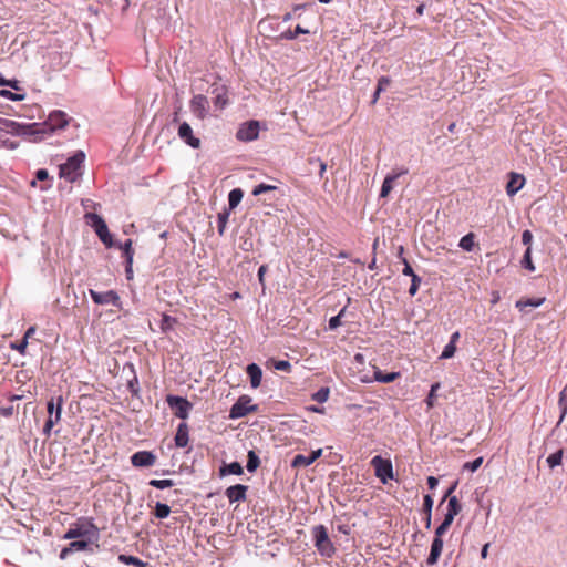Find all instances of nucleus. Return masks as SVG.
<instances>
[{"mask_svg": "<svg viewBox=\"0 0 567 567\" xmlns=\"http://www.w3.org/2000/svg\"><path fill=\"white\" fill-rule=\"evenodd\" d=\"M432 507H433V498L431 497V495H425L424 503H423L424 513L430 515L432 512Z\"/></svg>", "mask_w": 567, "mask_h": 567, "instance_id": "nucleus-49", "label": "nucleus"}, {"mask_svg": "<svg viewBox=\"0 0 567 567\" xmlns=\"http://www.w3.org/2000/svg\"><path fill=\"white\" fill-rule=\"evenodd\" d=\"M346 308H343L337 316L330 318L329 329L334 330L341 324V317L344 315Z\"/></svg>", "mask_w": 567, "mask_h": 567, "instance_id": "nucleus-44", "label": "nucleus"}, {"mask_svg": "<svg viewBox=\"0 0 567 567\" xmlns=\"http://www.w3.org/2000/svg\"><path fill=\"white\" fill-rule=\"evenodd\" d=\"M0 95L6 97V99H8V100H11V101H22L25 97L24 94L13 93V92L8 91V90H1L0 91Z\"/></svg>", "mask_w": 567, "mask_h": 567, "instance_id": "nucleus-42", "label": "nucleus"}, {"mask_svg": "<svg viewBox=\"0 0 567 567\" xmlns=\"http://www.w3.org/2000/svg\"><path fill=\"white\" fill-rule=\"evenodd\" d=\"M156 462V456L150 451H140L131 456V463L135 467H150Z\"/></svg>", "mask_w": 567, "mask_h": 567, "instance_id": "nucleus-14", "label": "nucleus"}, {"mask_svg": "<svg viewBox=\"0 0 567 567\" xmlns=\"http://www.w3.org/2000/svg\"><path fill=\"white\" fill-rule=\"evenodd\" d=\"M35 332V328L34 327H30L27 331H25V334L23 337V339H25L28 341L29 338H31Z\"/></svg>", "mask_w": 567, "mask_h": 567, "instance_id": "nucleus-63", "label": "nucleus"}, {"mask_svg": "<svg viewBox=\"0 0 567 567\" xmlns=\"http://www.w3.org/2000/svg\"><path fill=\"white\" fill-rule=\"evenodd\" d=\"M150 485L159 489L168 488L174 485L172 480H152L150 481Z\"/></svg>", "mask_w": 567, "mask_h": 567, "instance_id": "nucleus-39", "label": "nucleus"}, {"mask_svg": "<svg viewBox=\"0 0 567 567\" xmlns=\"http://www.w3.org/2000/svg\"><path fill=\"white\" fill-rule=\"evenodd\" d=\"M48 176H49V174H48V172H47L45 169H39V171L37 172V178H38L39 181H44V179H47V178H48Z\"/></svg>", "mask_w": 567, "mask_h": 567, "instance_id": "nucleus-61", "label": "nucleus"}, {"mask_svg": "<svg viewBox=\"0 0 567 567\" xmlns=\"http://www.w3.org/2000/svg\"><path fill=\"white\" fill-rule=\"evenodd\" d=\"M409 169L405 167L395 168L391 173H389L381 186L380 197L385 198L389 196L391 190L393 189V183L402 175L408 174Z\"/></svg>", "mask_w": 567, "mask_h": 567, "instance_id": "nucleus-10", "label": "nucleus"}, {"mask_svg": "<svg viewBox=\"0 0 567 567\" xmlns=\"http://www.w3.org/2000/svg\"><path fill=\"white\" fill-rule=\"evenodd\" d=\"M228 103V99L225 93L217 94L215 99V105L219 109H224Z\"/></svg>", "mask_w": 567, "mask_h": 567, "instance_id": "nucleus-48", "label": "nucleus"}, {"mask_svg": "<svg viewBox=\"0 0 567 567\" xmlns=\"http://www.w3.org/2000/svg\"><path fill=\"white\" fill-rule=\"evenodd\" d=\"M71 121V117L63 111L55 110L52 111L48 120L43 124L32 123V124H20L14 121L7 120L4 122V128L18 135H34V134H45V133H54L60 130H64Z\"/></svg>", "mask_w": 567, "mask_h": 567, "instance_id": "nucleus-1", "label": "nucleus"}, {"mask_svg": "<svg viewBox=\"0 0 567 567\" xmlns=\"http://www.w3.org/2000/svg\"><path fill=\"white\" fill-rule=\"evenodd\" d=\"M169 513H171V508L168 505H166L164 503L156 504L154 514L157 518H161V519L166 518V517H168Z\"/></svg>", "mask_w": 567, "mask_h": 567, "instance_id": "nucleus-34", "label": "nucleus"}, {"mask_svg": "<svg viewBox=\"0 0 567 567\" xmlns=\"http://www.w3.org/2000/svg\"><path fill=\"white\" fill-rule=\"evenodd\" d=\"M178 137L193 148L200 146V140L193 134V128L187 122H183L178 126Z\"/></svg>", "mask_w": 567, "mask_h": 567, "instance_id": "nucleus-12", "label": "nucleus"}, {"mask_svg": "<svg viewBox=\"0 0 567 567\" xmlns=\"http://www.w3.org/2000/svg\"><path fill=\"white\" fill-rule=\"evenodd\" d=\"M308 33H309L308 29H305L301 25H297L293 31L287 30V31L282 32L279 38L285 39V40H293L299 34H308Z\"/></svg>", "mask_w": 567, "mask_h": 567, "instance_id": "nucleus-25", "label": "nucleus"}, {"mask_svg": "<svg viewBox=\"0 0 567 567\" xmlns=\"http://www.w3.org/2000/svg\"><path fill=\"white\" fill-rule=\"evenodd\" d=\"M175 324H176L175 318H173L168 315H163L161 322H159V328L163 332H168L174 329Z\"/></svg>", "mask_w": 567, "mask_h": 567, "instance_id": "nucleus-28", "label": "nucleus"}, {"mask_svg": "<svg viewBox=\"0 0 567 567\" xmlns=\"http://www.w3.org/2000/svg\"><path fill=\"white\" fill-rule=\"evenodd\" d=\"M315 545L318 551L326 557H331L334 553V547L328 536L327 528L323 525H318L313 528Z\"/></svg>", "mask_w": 567, "mask_h": 567, "instance_id": "nucleus-5", "label": "nucleus"}, {"mask_svg": "<svg viewBox=\"0 0 567 567\" xmlns=\"http://www.w3.org/2000/svg\"><path fill=\"white\" fill-rule=\"evenodd\" d=\"M309 163L310 164L318 163V165H319V176L322 178L324 176L326 171H327V164L323 161H321L320 158H318V157L310 158Z\"/></svg>", "mask_w": 567, "mask_h": 567, "instance_id": "nucleus-47", "label": "nucleus"}, {"mask_svg": "<svg viewBox=\"0 0 567 567\" xmlns=\"http://www.w3.org/2000/svg\"><path fill=\"white\" fill-rule=\"evenodd\" d=\"M246 485L237 484L226 489V496L230 503L243 502L246 499Z\"/></svg>", "mask_w": 567, "mask_h": 567, "instance_id": "nucleus-17", "label": "nucleus"}, {"mask_svg": "<svg viewBox=\"0 0 567 567\" xmlns=\"http://www.w3.org/2000/svg\"><path fill=\"white\" fill-rule=\"evenodd\" d=\"M532 240H533V234L530 230H524L523 234H522V241L524 245H526L527 247H530V244H532Z\"/></svg>", "mask_w": 567, "mask_h": 567, "instance_id": "nucleus-51", "label": "nucleus"}, {"mask_svg": "<svg viewBox=\"0 0 567 567\" xmlns=\"http://www.w3.org/2000/svg\"><path fill=\"white\" fill-rule=\"evenodd\" d=\"M399 375V372L383 373L380 370L374 371V379L381 383L393 382Z\"/></svg>", "mask_w": 567, "mask_h": 567, "instance_id": "nucleus-24", "label": "nucleus"}, {"mask_svg": "<svg viewBox=\"0 0 567 567\" xmlns=\"http://www.w3.org/2000/svg\"><path fill=\"white\" fill-rule=\"evenodd\" d=\"M439 484V481L437 478H435L434 476H429L427 477V485L431 489H434Z\"/></svg>", "mask_w": 567, "mask_h": 567, "instance_id": "nucleus-59", "label": "nucleus"}, {"mask_svg": "<svg viewBox=\"0 0 567 567\" xmlns=\"http://www.w3.org/2000/svg\"><path fill=\"white\" fill-rule=\"evenodd\" d=\"M449 528L450 527L447 525L441 523L440 526L435 530V537L434 538H442V536L446 533V530Z\"/></svg>", "mask_w": 567, "mask_h": 567, "instance_id": "nucleus-55", "label": "nucleus"}, {"mask_svg": "<svg viewBox=\"0 0 567 567\" xmlns=\"http://www.w3.org/2000/svg\"><path fill=\"white\" fill-rule=\"evenodd\" d=\"M443 549L442 538H434L431 545V551L427 557V565H435L441 556Z\"/></svg>", "mask_w": 567, "mask_h": 567, "instance_id": "nucleus-20", "label": "nucleus"}, {"mask_svg": "<svg viewBox=\"0 0 567 567\" xmlns=\"http://www.w3.org/2000/svg\"><path fill=\"white\" fill-rule=\"evenodd\" d=\"M461 509H462V506H461L457 497L456 496H451L449 498L447 512L457 515L461 512Z\"/></svg>", "mask_w": 567, "mask_h": 567, "instance_id": "nucleus-37", "label": "nucleus"}, {"mask_svg": "<svg viewBox=\"0 0 567 567\" xmlns=\"http://www.w3.org/2000/svg\"><path fill=\"white\" fill-rule=\"evenodd\" d=\"M166 401L175 416L183 420L187 419L192 404L186 399L176 395H168Z\"/></svg>", "mask_w": 567, "mask_h": 567, "instance_id": "nucleus-7", "label": "nucleus"}, {"mask_svg": "<svg viewBox=\"0 0 567 567\" xmlns=\"http://www.w3.org/2000/svg\"><path fill=\"white\" fill-rule=\"evenodd\" d=\"M329 393L330 391L328 388H321L312 394V400L318 403H324L329 399Z\"/></svg>", "mask_w": 567, "mask_h": 567, "instance_id": "nucleus-36", "label": "nucleus"}, {"mask_svg": "<svg viewBox=\"0 0 567 567\" xmlns=\"http://www.w3.org/2000/svg\"><path fill=\"white\" fill-rule=\"evenodd\" d=\"M27 347H28V341L25 339H22L21 342L18 344H11V348L17 350L21 354L25 353Z\"/></svg>", "mask_w": 567, "mask_h": 567, "instance_id": "nucleus-52", "label": "nucleus"}, {"mask_svg": "<svg viewBox=\"0 0 567 567\" xmlns=\"http://www.w3.org/2000/svg\"><path fill=\"white\" fill-rule=\"evenodd\" d=\"M525 185V177L522 174L512 172L506 185V193L508 196H514Z\"/></svg>", "mask_w": 567, "mask_h": 567, "instance_id": "nucleus-16", "label": "nucleus"}, {"mask_svg": "<svg viewBox=\"0 0 567 567\" xmlns=\"http://www.w3.org/2000/svg\"><path fill=\"white\" fill-rule=\"evenodd\" d=\"M89 293L96 305H113L117 308L122 307L120 296L114 290L99 292L93 289L89 290Z\"/></svg>", "mask_w": 567, "mask_h": 567, "instance_id": "nucleus-8", "label": "nucleus"}, {"mask_svg": "<svg viewBox=\"0 0 567 567\" xmlns=\"http://www.w3.org/2000/svg\"><path fill=\"white\" fill-rule=\"evenodd\" d=\"M259 128L260 125L258 121H249L240 125L236 136L239 141L250 142L258 138Z\"/></svg>", "mask_w": 567, "mask_h": 567, "instance_id": "nucleus-9", "label": "nucleus"}, {"mask_svg": "<svg viewBox=\"0 0 567 567\" xmlns=\"http://www.w3.org/2000/svg\"><path fill=\"white\" fill-rule=\"evenodd\" d=\"M85 154L82 151L76 152L68 161L60 165V177L66 179L70 183L75 182L82 174V164L84 162Z\"/></svg>", "mask_w": 567, "mask_h": 567, "instance_id": "nucleus-3", "label": "nucleus"}, {"mask_svg": "<svg viewBox=\"0 0 567 567\" xmlns=\"http://www.w3.org/2000/svg\"><path fill=\"white\" fill-rule=\"evenodd\" d=\"M247 374L250 378V385L254 389H257L260 385L261 378H262V371L260 367L256 363H250L247 365Z\"/></svg>", "mask_w": 567, "mask_h": 567, "instance_id": "nucleus-19", "label": "nucleus"}, {"mask_svg": "<svg viewBox=\"0 0 567 567\" xmlns=\"http://www.w3.org/2000/svg\"><path fill=\"white\" fill-rule=\"evenodd\" d=\"M64 400L62 395L52 396L47 403L48 419L43 426V434L49 437L54 425L61 421Z\"/></svg>", "mask_w": 567, "mask_h": 567, "instance_id": "nucleus-2", "label": "nucleus"}, {"mask_svg": "<svg viewBox=\"0 0 567 567\" xmlns=\"http://www.w3.org/2000/svg\"><path fill=\"white\" fill-rule=\"evenodd\" d=\"M188 443V427L185 423L178 425L176 435H175V444L178 447H185Z\"/></svg>", "mask_w": 567, "mask_h": 567, "instance_id": "nucleus-21", "label": "nucleus"}, {"mask_svg": "<svg viewBox=\"0 0 567 567\" xmlns=\"http://www.w3.org/2000/svg\"><path fill=\"white\" fill-rule=\"evenodd\" d=\"M91 529L86 525H75L63 536L64 539L90 538Z\"/></svg>", "mask_w": 567, "mask_h": 567, "instance_id": "nucleus-18", "label": "nucleus"}, {"mask_svg": "<svg viewBox=\"0 0 567 567\" xmlns=\"http://www.w3.org/2000/svg\"><path fill=\"white\" fill-rule=\"evenodd\" d=\"M458 246L465 251H472L474 247V235L467 234L463 236L460 240Z\"/></svg>", "mask_w": 567, "mask_h": 567, "instance_id": "nucleus-32", "label": "nucleus"}, {"mask_svg": "<svg viewBox=\"0 0 567 567\" xmlns=\"http://www.w3.org/2000/svg\"><path fill=\"white\" fill-rule=\"evenodd\" d=\"M558 405L560 409V417H559L558 424H560L563 422L565 415L567 414V388H565L559 393Z\"/></svg>", "mask_w": 567, "mask_h": 567, "instance_id": "nucleus-26", "label": "nucleus"}, {"mask_svg": "<svg viewBox=\"0 0 567 567\" xmlns=\"http://www.w3.org/2000/svg\"><path fill=\"white\" fill-rule=\"evenodd\" d=\"M84 218H85L86 223L95 230L100 240L106 247H109V248L112 247L113 246L112 236L109 231L107 225L105 224L104 219L95 213H86L84 215Z\"/></svg>", "mask_w": 567, "mask_h": 567, "instance_id": "nucleus-4", "label": "nucleus"}, {"mask_svg": "<svg viewBox=\"0 0 567 567\" xmlns=\"http://www.w3.org/2000/svg\"><path fill=\"white\" fill-rule=\"evenodd\" d=\"M73 553V550L71 549V546L69 545L68 547L63 548L60 553V558L61 559H65L68 558V556Z\"/></svg>", "mask_w": 567, "mask_h": 567, "instance_id": "nucleus-60", "label": "nucleus"}, {"mask_svg": "<svg viewBox=\"0 0 567 567\" xmlns=\"http://www.w3.org/2000/svg\"><path fill=\"white\" fill-rule=\"evenodd\" d=\"M190 110L199 120H204L208 114V100L198 94L190 100Z\"/></svg>", "mask_w": 567, "mask_h": 567, "instance_id": "nucleus-13", "label": "nucleus"}, {"mask_svg": "<svg viewBox=\"0 0 567 567\" xmlns=\"http://www.w3.org/2000/svg\"><path fill=\"white\" fill-rule=\"evenodd\" d=\"M266 271H267V266L266 265H262V266L259 267L258 279H259V282L261 285H264V278H265Z\"/></svg>", "mask_w": 567, "mask_h": 567, "instance_id": "nucleus-58", "label": "nucleus"}, {"mask_svg": "<svg viewBox=\"0 0 567 567\" xmlns=\"http://www.w3.org/2000/svg\"><path fill=\"white\" fill-rule=\"evenodd\" d=\"M121 249H123L124 256L126 258L127 266H132L133 262V248H132V240L127 239L123 245L120 246Z\"/></svg>", "mask_w": 567, "mask_h": 567, "instance_id": "nucleus-31", "label": "nucleus"}, {"mask_svg": "<svg viewBox=\"0 0 567 567\" xmlns=\"http://www.w3.org/2000/svg\"><path fill=\"white\" fill-rule=\"evenodd\" d=\"M563 453H564L563 450H558L557 452L550 454L547 457L546 462L550 468H554L555 466H558L561 464Z\"/></svg>", "mask_w": 567, "mask_h": 567, "instance_id": "nucleus-33", "label": "nucleus"}, {"mask_svg": "<svg viewBox=\"0 0 567 567\" xmlns=\"http://www.w3.org/2000/svg\"><path fill=\"white\" fill-rule=\"evenodd\" d=\"M487 550H488V544H485L482 548V551H481V556L482 558H486L487 557Z\"/></svg>", "mask_w": 567, "mask_h": 567, "instance_id": "nucleus-64", "label": "nucleus"}, {"mask_svg": "<svg viewBox=\"0 0 567 567\" xmlns=\"http://www.w3.org/2000/svg\"><path fill=\"white\" fill-rule=\"evenodd\" d=\"M420 284H421V278L417 275H413L412 282H411V286L409 289V293L411 296H414L417 292Z\"/></svg>", "mask_w": 567, "mask_h": 567, "instance_id": "nucleus-46", "label": "nucleus"}, {"mask_svg": "<svg viewBox=\"0 0 567 567\" xmlns=\"http://www.w3.org/2000/svg\"><path fill=\"white\" fill-rule=\"evenodd\" d=\"M371 465L374 468L375 476L382 483H386L389 480L393 478V466L390 460H384L380 455H377L371 460Z\"/></svg>", "mask_w": 567, "mask_h": 567, "instance_id": "nucleus-6", "label": "nucleus"}, {"mask_svg": "<svg viewBox=\"0 0 567 567\" xmlns=\"http://www.w3.org/2000/svg\"><path fill=\"white\" fill-rule=\"evenodd\" d=\"M250 399L246 396L239 398V400L231 406L229 412L230 419H240L247 415L250 411L256 410L255 405H249Z\"/></svg>", "mask_w": 567, "mask_h": 567, "instance_id": "nucleus-11", "label": "nucleus"}, {"mask_svg": "<svg viewBox=\"0 0 567 567\" xmlns=\"http://www.w3.org/2000/svg\"><path fill=\"white\" fill-rule=\"evenodd\" d=\"M322 455V449H318L312 451L309 456H305L302 454H298L293 457L291 462V466L295 468L307 467L311 465L315 461H317Z\"/></svg>", "mask_w": 567, "mask_h": 567, "instance_id": "nucleus-15", "label": "nucleus"}, {"mask_svg": "<svg viewBox=\"0 0 567 567\" xmlns=\"http://www.w3.org/2000/svg\"><path fill=\"white\" fill-rule=\"evenodd\" d=\"M274 368L279 371H289L291 365L288 361L280 360L275 362Z\"/></svg>", "mask_w": 567, "mask_h": 567, "instance_id": "nucleus-50", "label": "nucleus"}, {"mask_svg": "<svg viewBox=\"0 0 567 567\" xmlns=\"http://www.w3.org/2000/svg\"><path fill=\"white\" fill-rule=\"evenodd\" d=\"M545 302V298H530L526 300H518L516 301L515 306L519 310H524L526 307H534L537 308L542 306Z\"/></svg>", "mask_w": 567, "mask_h": 567, "instance_id": "nucleus-23", "label": "nucleus"}, {"mask_svg": "<svg viewBox=\"0 0 567 567\" xmlns=\"http://www.w3.org/2000/svg\"><path fill=\"white\" fill-rule=\"evenodd\" d=\"M458 339H460V332H458V331H456V332H454V333L451 336L449 343H452V344H455V346H456V342L458 341Z\"/></svg>", "mask_w": 567, "mask_h": 567, "instance_id": "nucleus-62", "label": "nucleus"}, {"mask_svg": "<svg viewBox=\"0 0 567 567\" xmlns=\"http://www.w3.org/2000/svg\"><path fill=\"white\" fill-rule=\"evenodd\" d=\"M455 516H456L455 514L446 512V514L444 515V519H443L442 524H445V525H447L450 527L452 525Z\"/></svg>", "mask_w": 567, "mask_h": 567, "instance_id": "nucleus-56", "label": "nucleus"}, {"mask_svg": "<svg viewBox=\"0 0 567 567\" xmlns=\"http://www.w3.org/2000/svg\"><path fill=\"white\" fill-rule=\"evenodd\" d=\"M227 219H228V214H219L218 215V226H219V233L223 234L224 233V228H225V225L227 223Z\"/></svg>", "mask_w": 567, "mask_h": 567, "instance_id": "nucleus-53", "label": "nucleus"}, {"mask_svg": "<svg viewBox=\"0 0 567 567\" xmlns=\"http://www.w3.org/2000/svg\"><path fill=\"white\" fill-rule=\"evenodd\" d=\"M522 266L524 268L528 269L529 271H535V266L532 261V248L530 247H527V249L523 256Z\"/></svg>", "mask_w": 567, "mask_h": 567, "instance_id": "nucleus-35", "label": "nucleus"}, {"mask_svg": "<svg viewBox=\"0 0 567 567\" xmlns=\"http://www.w3.org/2000/svg\"><path fill=\"white\" fill-rule=\"evenodd\" d=\"M122 560L128 563V564H134V565H142L141 560L136 557H133V556H121L120 557Z\"/></svg>", "mask_w": 567, "mask_h": 567, "instance_id": "nucleus-57", "label": "nucleus"}, {"mask_svg": "<svg viewBox=\"0 0 567 567\" xmlns=\"http://www.w3.org/2000/svg\"><path fill=\"white\" fill-rule=\"evenodd\" d=\"M455 351H456V346L452 344V343H447L444 347V349L440 355V359H450L455 354Z\"/></svg>", "mask_w": 567, "mask_h": 567, "instance_id": "nucleus-43", "label": "nucleus"}, {"mask_svg": "<svg viewBox=\"0 0 567 567\" xmlns=\"http://www.w3.org/2000/svg\"><path fill=\"white\" fill-rule=\"evenodd\" d=\"M243 190L240 188H235L228 194V204L230 208H235L238 206L243 198Z\"/></svg>", "mask_w": 567, "mask_h": 567, "instance_id": "nucleus-27", "label": "nucleus"}, {"mask_svg": "<svg viewBox=\"0 0 567 567\" xmlns=\"http://www.w3.org/2000/svg\"><path fill=\"white\" fill-rule=\"evenodd\" d=\"M277 187L274 186V185H268V184H259L257 186H255V188L252 189V195L254 196H258L262 193H266V192H270V190H275Z\"/></svg>", "mask_w": 567, "mask_h": 567, "instance_id": "nucleus-41", "label": "nucleus"}, {"mask_svg": "<svg viewBox=\"0 0 567 567\" xmlns=\"http://www.w3.org/2000/svg\"><path fill=\"white\" fill-rule=\"evenodd\" d=\"M71 546V549L73 551H81V550H85L89 546V539H78V540H73L69 544Z\"/></svg>", "mask_w": 567, "mask_h": 567, "instance_id": "nucleus-38", "label": "nucleus"}, {"mask_svg": "<svg viewBox=\"0 0 567 567\" xmlns=\"http://www.w3.org/2000/svg\"><path fill=\"white\" fill-rule=\"evenodd\" d=\"M389 84H390V80L388 78L382 76L379 79L377 90L372 97V104L377 103V101L380 96V93L382 91H384L389 86Z\"/></svg>", "mask_w": 567, "mask_h": 567, "instance_id": "nucleus-30", "label": "nucleus"}, {"mask_svg": "<svg viewBox=\"0 0 567 567\" xmlns=\"http://www.w3.org/2000/svg\"><path fill=\"white\" fill-rule=\"evenodd\" d=\"M260 465V460L257 456V454L254 451L248 452V462H247V471L252 473L255 472Z\"/></svg>", "mask_w": 567, "mask_h": 567, "instance_id": "nucleus-29", "label": "nucleus"}, {"mask_svg": "<svg viewBox=\"0 0 567 567\" xmlns=\"http://www.w3.org/2000/svg\"><path fill=\"white\" fill-rule=\"evenodd\" d=\"M483 463V457H477L476 460L472 461V462H467L464 464L463 468L464 470H468L471 472H475L476 470L480 468V466L482 465Z\"/></svg>", "mask_w": 567, "mask_h": 567, "instance_id": "nucleus-45", "label": "nucleus"}, {"mask_svg": "<svg viewBox=\"0 0 567 567\" xmlns=\"http://www.w3.org/2000/svg\"><path fill=\"white\" fill-rule=\"evenodd\" d=\"M219 473H220L221 476H226V475H241L243 474V466L238 462H233L230 464H224L220 467Z\"/></svg>", "mask_w": 567, "mask_h": 567, "instance_id": "nucleus-22", "label": "nucleus"}, {"mask_svg": "<svg viewBox=\"0 0 567 567\" xmlns=\"http://www.w3.org/2000/svg\"><path fill=\"white\" fill-rule=\"evenodd\" d=\"M403 264H404V268H403V270H402V274H403L404 276H410L411 278H413V275H416V274L413 271V269H412V267L410 266V264L408 262V260H406V259H403Z\"/></svg>", "mask_w": 567, "mask_h": 567, "instance_id": "nucleus-54", "label": "nucleus"}, {"mask_svg": "<svg viewBox=\"0 0 567 567\" xmlns=\"http://www.w3.org/2000/svg\"><path fill=\"white\" fill-rule=\"evenodd\" d=\"M439 389H440V383L432 384L430 393H429V395L426 398V405H427L429 409L434 406L435 393H436V391Z\"/></svg>", "mask_w": 567, "mask_h": 567, "instance_id": "nucleus-40", "label": "nucleus"}]
</instances>
